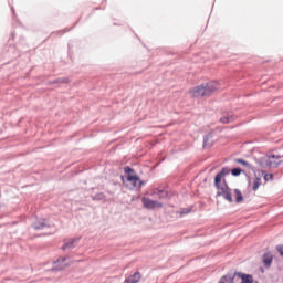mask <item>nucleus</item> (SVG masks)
I'll return each instance as SVG.
<instances>
[{"label": "nucleus", "instance_id": "f257e3e1", "mask_svg": "<svg viewBox=\"0 0 283 283\" xmlns=\"http://www.w3.org/2000/svg\"><path fill=\"white\" fill-rule=\"evenodd\" d=\"M229 174H231L229 168H222L221 171L214 177V186L218 189L217 196H222L226 200H228V202H233V197H231L229 186H227L224 182L222 184V178H224V176H229Z\"/></svg>", "mask_w": 283, "mask_h": 283}, {"label": "nucleus", "instance_id": "f03ea898", "mask_svg": "<svg viewBox=\"0 0 283 283\" xmlns=\"http://www.w3.org/2000/svg\"><path fill=\"white\" fill-rule=\"evenodd\" d=\"M281 158L282 155L270 154L261 157L258 160V164L261 169H270L271 167H277V165H280Z\"/></svg>", "mask_w": 283, "mask_h": 283}, {"label": "nucleus", "instance_id": "7ed1b4c3", "mask_svg": "<svg viewBox=\"0 0 283 283\" xmlns=\"http://www.w3.org/2000/svg\"><path fill=\"white\" fill-rule=\"evenodd\" d=\"M127 180V187H129L130 189H140V187H143V181L140 180V177H138L137 175H127L126 177Z\"/></svg>", "mask_w": 283, "mask_h": 283}, {"label": "nucleus", "instance_id": "20e7f679", "mask_svg": "<svg viewBox=\"0 0 283 283\" xmlns=\"http://www.w3.org/2000/svg\"><path fill=\"white\" fill-rule=\"evenodd\" d=\"M142 203L145 207V209H163V203L157 200H151L148 197L142 198Z\"/></svg>", "mask_w": 283, "mask_h": 283}, {"label": "nucleus", "instance_id": "39448f33", "mask_svg": "<svg viewBox=\"0 0 283 283\" xmlns=\"http://www.w3.org/2000/svg\"><path fill=\"white\" fill-rule=\"evenodd\" d=\"M205 91H206V96H211L213 92H218L220 90V84L218 82H210L203 85Z\"/></svg>", "mask_w": 283, "mask_h": 283}, {"label": "nucleus", "instance_id": "423d86ee", "mask_svg": "<svg viewBox=\"0 0 283 283\" xmlns=\"http://www.w3.org/2000/svg\"><path fill=\"white\" fill-rule=\"evenodd\" d=\"M190 96L193 98H200L202 96H207V93L205 91V85L197 86L189 91Z\"/></svg>", "mask_w": 283, "mask_h": 283}, {"label": "nucleus", "instance_id": "0eeeda50", "mask_svg": "<svg viewBox=\"0 0 283 283\" xmlns=\"http://www.w3.org/2000/svg\"><path fill=\"white\" fill-rule=\"evenodd\" d=\"M150 196L153 197H158L159 200H163L165 198H169V191L165 188H155L153 189Z\"/></svg>", "mask_w": 283, "mask_h": 283}, {"label": "nucleus", "instance_id": "6e6552de", "mask_svg": "<svg viewBox=\"0 0 283 283\" xmlns=\"http://www.w3.org/2000/svg\"><path fill=\"white\" fill-rule=\"evenodd\" d=\"M72 264L71 261H67V258H60L57 261L54 263V268L56 271H63V269H67Z\"/></svg>", "mask_w": 283, "mask_h": 283}, {"label": "nucleus", "instance_id": "1a4fd4ad", "mask_svg": "<svg viewBox=\"0 0 283 283\" xmlns=\"http://www.w3.org/2000/svg\"><path fill=\"white\" fill-rule=\"evenodd\" d=\"M263 264L266 269L271 268V264H273V254L271 252H266L263 255Z\"/></svg>", "mask_w": 283, "mask_h": 283}, {"label": "nucleus", "instance_id": "9d476101", "mask_svg": "<svg viewBox=\"0 0 283 283\" xmlns=\"http://www.w3.org/2000/svg\"><path fill=\"white\" fill-rule=\"evenodd\" d=\"M142 277L140 272H135L133 275L127 277L124 283H138Z\"/></svg>", "mask_w": 283, "mask_h": 283}, {"label": "nucleus", "instance_id": "9b49d317", "mask_svg": "<svg viewBox=\"0 0 283 283\" xmlns=\"http://www.w3.org/2000/svg\"><path fill=\"white\" fill-rule=\"evenodd\" d=\"M237 275L240 277L241 283H253V275L251 274L237 273Z\"/></svg>", "mask_w": 283, "mask_h": 283}, {"label": "nucleus", "instance_id": "f8f14e48", "mask_svg": "<svg viewBox=\"0 0 283 283\" xmlns=\"http://www.w3.org/2000/svg\"><path fill=\"white\" fill-rule=\"evenodd\" d=\"M45 227H50V224H48V220H45V219L33 223V229H35L38 231L41 229H45Z\"/></svg>", "mask_w": 283, "mask_h": 283}, {"label": "nucleus", "instance_id": "ddd939ff", "mask_svg": "<svg viewBox=\"0 0 283 283\" xmlns=\"http://www.w3.org/2000/svg\"><path fill=\"white\" fill-rule=\"evenodd\" d=\"M261 185H262V178L254 177L253 180H252V189H253V191H258V189H260Z\"/></svg>", "mask_w": 283, "mask_h": 283}, {"label": "nucleus", "instance_id": "4468645a", "mask_svg": "<svg viewBox=\"0 0 283 283\" xmlns=\"http://www.w3.org/2000/svg\"><path fill=\"white\" fill-rule=\"evenodd\" d=\"M233 277H235V275L233 274H227L224 275L219 283H232L233 282Z\"/></svg>", "mask_w": 283, "mask_h": 283}, {"label": "nucleus", "instance_id": "2eb2a0df", "mask_svg": "<svg viewBox=\"0 0 283 283\" xmlns=\"http://www.w3.org/2000/svg\"><path fill=\"white\" fill-rule=\"evenodd\" d=\"M234 198L235 202H242L244 200V198L242 197V191H240L239 189H234Z\"/></svg>", "mask_w": 283, "mask_h": 283}, {"label": "nucleus", "instance_id": "dca6fc26", "mask_svg": "<svg viewBox=\"0 0 283 283\" xmlns=\"http://www.w3.org/2000/svg\"><path fill=\"white\" fill-rule=\"evenodd\" d=\"M237 163H239V165H243V167H247L248 169H253V167H251V164H249V161H245L243 159H237Z\"/></svg>", "mask_w": 283, "mask_h": 283}, {"label": "nucleus", "instance_id": "f3484780", "mask_svg": "<svg viewBox=\"0 0 283 283\" xmlns=\"http://www.w3.org/2000/svg\"><path fill=\"white\" fill-rule=\"evenodd\" d=\"M220 120L221 123L229 124L233 122V116H223Z\"/></svg>", "mask_w": 283, "mask_h": 283}, {"label": "nucleus", "instance_id": "a211bd4d", "mask_svg": "<svg viewBox=\"0 0 283 283\" xmlns=\"http://www.w3.org/2000/svg\"><path fill=\"white\" fill-rule=\"evenodd\" d=\"M231 174H232V176H240V174H242V169H240V168H233V169L231 170Z\"/></svg>", "mask_w": 283, "mask_h": 283}, {"label": "nucleus", "instance_id": "6ab92c4d", "mask_svg": "<svg viewBox=\"0 0 283 283\" xmlns=\"http://www.w3.org/2000/svg\"><path fill=\"white\" fill-rule=\"evenodd\" d=\"M264 180L268 181V180H273V174H266L264 176Z\"/></svg>", "mask_w": 283, "mask_h": 283}, {"label": "nucleus", "instance_id": "aec40b11", "mask_svg": "<svg viewBox=\"0 0 283 283\" xmlns=\"http://www.w3.org/2000/svg\"><path fill=\"white\" fill-rule=\"evenodd\" d=\"M124 171L125 174H134V169H132L130 167H125Z\"/></svg>", "mask_w": 283, "mask_h": 283}, {"label": "nucleus", "instance_id": "412c9836", "mask_svg": "<svg viewBox=\"0 0 283 283\" xmlns=\"http://www.w3.org/2000/svg\"><path fill=\"white\" fill-rule=\"evenodd\" d=\"M276 251H279L280 255H283V245H279Z\"/></svg>", "mask_w": 283, "mask_h": 283}, {"label": "nucleus", "instance_id": "4be33fe9", "mask_svg": "<svg viewBox=\"0 0 283 283\" xmlns=\"http://www.w3.org/2000/svg\"><path fill=\"white\" fill-rule=\"evenodd\" d=\"M70 247H72V244L66 243V244L63 247V249H67V248H70Z\"/></svg>", "mask_w": 283, "mask_h": 283}]
</instances>
